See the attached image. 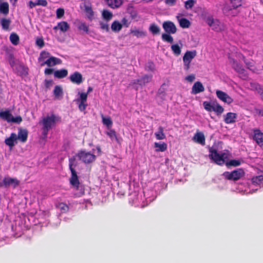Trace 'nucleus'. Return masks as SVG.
Segmentation results:
<instances>
[{
	"instance_id": "nucleus-2",
	"label": "nucleus",
	"mask_w": 263,
	"mask_h": 263,
	"mask_svg": "<svg viewBox=\"0 0 263 263\" xmlns=\"http://www.w3.org/2000/svg\"><path fill=\"white\" fill-rule=\"evenodd\" d=\"M162 27L166 32V33H163L162 35V40L172 43L173 37L170 34H175L177 32V28L175 24L170 21H165L162 24Z\"/></svg>"
},
{
	"instance_id": "nucleus-43",
	"label": "nucleus",
	"mask_w": 263,
	"mask_h": 263,
	"mask_svg": "<svg viewBox=\"0 0 263 263\" xmlns=\"http://www.w3.org/2000/svg\"><path fill=\"white\" fill-rule=\"evenodd\" d=\"M251 180L253 184L255 185L259 184L262 181H263V175L253 177Z\"/></svg>"
},
{
	"instance_id": "nucleus-7",
	"label": "nucleus",
	"mask_w": 263,
	"mask_h": 263,
	"mask_svg": "<svg viewBox=\"0 0 263 263\" xmlns=\"http://www.w3.org/2000/svg\"><path fill=\"white\" fill-rule=\"evenodd\" d=\"M76 156L78 157L80 160H81L85 164L92 163L96 158V157L94 154H91L90 152L82 150L79 151Z\"/></svg>"
},
{
	"instance_id": "nucleus-45",
	"label": "nucleus",
	"mask_w": 263,
	"mask_h": 263,
	"mask_svg": "<svg viewBox=\"0 0 263 263\" xmlns=\"http://www.w3.org/2000/svg\"><path fill=\"white\" fill-rule=\"evenodd\" d=\"M223 111V108L219 104H215L213 111H215L218 115H221Z\"/></svg>"
},
{
	"instance_id": "nucleus-62",
	"label": "nucleus",
	"mask_w": 263,
	"mask_h": 263,
	"mask_svg": "<svg viewBox=\"0 0 263 263\" xmlns=\"http://www.w3.org/2000/svg\"><path fill=\"white\" fill-rule=\"evenodd\" d=\"M256 114L260 117H263V109H255Z\"/></svg>"
},
{
	"instance_id": "nucleus-63",
	"label": "nucleus",
	"mask_w": 263,
	"mask_h": 263,
	"mask_svg": "<svg viewBox=\"0 0 263 263\" xmlns=\"http://www.w3.org/2000/svg\"><path fill=\"white\" fill-rule=\"evenodd\" d=\"M53 72V69L52 68H46L44 71V73L46 75L51 74Z\"/></svg>"
},
{
	"instance_id": "nucleus-40",
	"label": "nucleus",
	"mask_w": 263,
	"mask_h": 263,
	"mask_svg": "<svg viewBox=\"0 0 263 263\" xmlns=\"http://www.w3.org/2000/svg\"><path fill=\"white\" fill-rule=\"evenodd\" d=\"M233 9H235L241 6L242 5V0H229Z\"/></svg>"
},
{
	"instance_id": "nucleus-12",
	"label": "nucleus",
	"mask_w": 263,
	"mask_h": 263,
	"mask_svg": "<svg viewBox=\"0 0 263 263\" xmlns=\"http://www.w3.org/2000/svg\"><path fill=\"white\" fill-rule=\"evenodd\" d=\"M62 60L58 58L51 56L47 60L41 64V66L47 65L48 67H52L57 65L61 64Z\"/></svg>"
},
{
	"instance_id": "nucleus-29",
	"label": "nucleus",
	"mask_w": 263,
	"mask_h": 263,
	"mask_svg": "<svg viewBox=\"0 0 263 263\" xmlns=\"http://www.w3.org/2000/svg\"><path fill=\"white\" fill-rule=\"evenodd\" d=\"M1 24L2 28L5 30H8L11 24V21L9 19L3 18L1 20Z\"/></svg>"
},
{
	"instance_id": "nucleus-41",
	"label": "nucleus",
	"mask_w": 263,
	"mask_h": 263,
	"mask_svg": "<svg viewBox=\"0 0 263 263\" xmlns=\"http://www.w3.org/2000/svg\"><path fill=\"white\" fill-rule=\"evenodd\" d=\"M106 134L111 139V140H113L114 139H115L117 142H119L117 135L115 130L110 129L106 133Z\"/></svg>"
},
{
	"instance_id": "nucleus-35",
	"label": "nucleus",
	"mask_w": 263,
	"mask_h": 263,
	"mask_svg": "<svg viewBox=\"0 0 263 263\" xmlns=\"http://www.w3.org/2000/svg\"><path fill=\"white\" fill-rule=\"evenodd\" d=\"M63 93V90L61 87L59 85L55 86L53 90V94L55 97L58 98L60 97H62Z\"/></svg>"
},
{
	"instance_id": "nucleus-54",
	"label": "nucleus",
	"mask_w": 263,
	"mask_h": 263,
	"mask_svg": "<svg viewBox=\"0 0 263 263\" xmlns=\"http://www.w3.org/2000/svg\"><path fill=\"white\" fill-rule=\"evenodd\" d=\"M253 87L258 92V93L260 94V95L263 92V87L259 84H254Z\"/></svg>"
},
{
	"instance_id": "nucleus-47",
	"label": "nucleus",
	"mask_w": 263,
	"mask_h": 263,
	"mask_svg": "<svg viewBox=\"0 0 263 263\" xmlns=\"http://www.w3.org/2000/svg\"><path fill=\"white\" fill-rule=\"evenodd\" d=\"M196 3L195 0H188L184 3V7L186 9H192Z\"/></svg>"
},
{
	"instance_id": "nucleus-21",
	"label": "nucleus",
	"mask_w": 263,
	"mask_h": 263,
	"mask_svg": "<svg viewBox=\"0 0 263 263\" xmlns=\"http://www.w3.org/2000/svg\"><path fill=\"white\" fill-rule=\"evenodd\" d=\"M108 6L112 8L116 9L120 7L123 4V0H105Z\"/></svg>"
},
{
	"instance_id": "nucleus-51",
	"label": "nucleus",
	"mask_w": 263,
	"mask_h": 263,
	"mask_svg": "<svg viewBox=\"0 0 263 263\" xmlns=\"http://www.w3.org/2000/svg\"><path fill=\"white\" fill-rule=\"evenodd\" d=\"M131 32L134 35L137 37L145 35V33L143 31L139 30H132Z\"/></svg>"
},
{
	"instance_id": "nucleus-1",
	"label": "nucleus",
	"mask_w": 263,
	"mask_h": 263,
	"mask_svg": "<svg viewBox=\"0 0 263 263\" xmlns=\"http://www.w3.org/2000/svg\"><path fill=\"white\" fill-rule=\"evenodd\" d=\"M61 121V117L54 114H51L50 116H47L44 117L42 121L40 123L43 125L42 129L43 130V135L46 136L49 130L51 129L55 123Z\"/></svg>"
},
{
	"instance_id": "nucleus-23",
	"label": "nucleus",
	"mask_w": 263,
	"mask_h": 263,
	"mask_svg": "<svg viewBox=\"0 0 263 263\" xmlns=\"http://www.w3.org/2000/svg\"><path fill=\"white\" fill-rule=\"evenodd\" d=\"M68 75V70L66 69H62L55 70L54 72V76L58 79H63Z\"/></svg>"
},
{
	"instance_id": "nucleus-32",
	"label": "nucleus",
	"mask_w": 263,
	"mask_h": 263,
	"mask_svg": "<svg viewBox=\"0 0 263 263\" xmlns=\"http://www.w3.org/2000/svg\"><path fill=\"white\" fill-rule=\"evenodd\" d=\"M10 40L13 45H17L19 43L20 38L16 33H12L10 35Z\"/></svg>"
},
{
	"instance_id": "nucleus-5",
	"label": "nucleus",
	"mask_w": 263,
	"mask_h": 263,
	"mask_svg": "<svg viewBox=\"0 0 263 263\" xmlns=\"http://www.w3.org/2000/svg\"><path fill=\"white\" fill-rule=\"evenodd\" d=\"M245 175L244 170L242 168H238L233 171L225 172L222 176L226 179L236 181L243 177Z\"/></svg>"
},
{
	"instance_id": "nucleus-18",
	"label": "nucleus",
	"mask_w": 263,
	"mask_h": 263,
	"mask_svg": "<svg viewBox=\"0 0 263 263\" xmlns=\"http://www.w3.org/2000/svg\"><path fill=\"white\" fill-rule=\"evenodd\" d=\"M16 140L17 135L14 133H12L11 134L9 138H7L5 140V143L11 148L14 146V142H16Z\"/></svg>"
},
{
	"instance_id": "nucleus-39",
	"label": "nucleus",
	"mask_w": 263,
	"mask_h": 263,
	"mask_svg": "<svg viewBox=\"0 0 263 263\" xmlns=\"http://www.w3.org/2000/svg\"><path fill=\"white\" fill-rule=\"evenodd\" d=\"M145 69L147 71L154 72L155 70V65L154 62L148 61L145 65Z\"/></svg>"
},
{
	"instance_id": "nucleus-58",
	"label": "nucleus",
	"mask_w": 263,
	"mask_h": 263,
	"mask_svg": "<svg viewBox=\"0 0 263 263\" xmlns=\"http://www.w3.org/2000/svg\"><path fill=\"white\" fill-rule=\"evenodd\" d=\"M87 106V102H80L79 108L81 111H84L86 109Z\"/></svg>"
},
{
	"instance_id": "nucleus-52",
	"label": "nucleus",
	"mask_w": 263,
	"mask_h": 263,
	"mask_svg": "<svg viewBox=\"0 0 263 263\" xmlns=\"http://www.w3.org/2000/svg\"><path fill=\"white\" fill-rule=\"evenodd\" d=\"M100 28L101 29L105 30L108 32L109 30V25L107 24V22L104 23L103 22H100Z\"/></svg>"
},
{
	"instance_id": "nucleus-61",
	"label": "nucleus",
	"mask_w": 263,
	"mask_h": 263,
	"mask_svg": "<svg viewBox=\"0 0 263 263\" xmlns=\"http://www.w3.org/2000/svg\"><path fill=\"white\" fill-rule=\"evenodd\" d=\"M195 79V75L192 74L185 77V80L190 82H192Z\"/></svg>"
},
{
	"instance_id": "nucleus-42",
	"label": "nucleus",
	"mask_w": 263,
	"mask_h": 263,
	"mask_svg": "<svg viewBox=\"0 0 263 263\" xmlns=\"http://www.w3.org/2000/svg\"><path fill=\"white\" fill-rule=\"evenodd\" d=\"M102 122L104 125H106L107 127H110L112 125V121L111 120L110 117L106 118L104 117L103 115H102Z\"/></svg>"
},
{
	"instance_id": "nucleus-3",
	"label": "nucleus",
	"mask_w": 263,
	"mask_h": 263,
	"mask_svg": "<svg viewBox=\"0 0 263 263\" xmlns=\"http://www.w3.org/2000/svg\"><path fill=\"white\" fill-rule=\"evenodd\" d=\"M77 165V162H76V156H73L69 158V167L70 170L71 176L70 178V184L78 189L80 182L78 179L77 172L74 169V167Z\"/></svg>"
},
{
	"instance_id": "nucleus-26",
	"label": "nucleus",
	"mask_w": 263,
	"mask_h": 263,
	"mask_svg": "<svg viewBox=\"0 0 263 263\" xmlns=\"http://www.w3.org/2000/svg\"><path fill=\"white\" fill-rule=\"evenodd\" d=\"M122 25L118 21H115L111 25V29L113 32H118L122 28Z\"/></svg>"
},
{
	"instance_id": "nucleus-33",
	"label": "nucleus",
	"mask_w": 263,
	"mask_h": 263,
	"mask_svg": "<svg viewBox=\"0 0 263 263\" xmlns=\"http://www.w3.org/2000/svg\"><path fill=\"white\" fill-rule=\"evenodd\" d=\"M154 145L156 148H158L157 151L160 152H164L167 147V144L164 142L162 143L155 142Z\"/></svg>"
},
{
	"instance_id": "nucleus-10",
	"label": "nucleus",
	"mask_w": 263,
	"mask_h": 263,
	"mask_svg": "<svg viewBox=\"0 0 263 263\" xmlns=\"http://www.w3.org/2000/svg\"><path fill=\"white\" fill-rule=\"evenodd\" d=\"M19 184V181L16 179L11 178L10 177H5L2 182H0V188L5 187H8L10 185H13L14 187H16Z\"/></svg>"
},
{
	"instance_id": "nucleus-9",
	"label": "nucleus",
	"mask_w": 263,
	"mask_h": 263,
	"mask_svg": "<svg viewBox=\"0 0 263 263\" xmlns=\"http://www.w3.org/2000/svg\"><path fill=\"white\" fill-rule=\"evenodd\" d=\"M230 62L232 64V67L237 71L239 74L241 75V77L244 79H247L248 77L247 74L246 73L245 69L241 65L238 64L234 59H230Z\"/></svg>"
},
{
	"instance_id": "nucleus-44",
	"label": "nucleus",
	"mask_w": 263,
	"mask_h": 263,
	"mask_svg": "<svg viewBox=\"0 0 263 263\" xmlns=\"http://www.w3.org/2000/svg\"><path fill=\"white\" fill-rule=\"evenodd\" d=\"M215 104H211L210 102L204 101L203 103L204 108L208 111H213Z\"/></svg>"
},
{
	"instance_id": "nucleus-24",
	"label": "nucleus",
	"mask_w": 263,
	"mask_h": 263,
	"mask_svg": "<svg viewBox=\"0 0 263 263\" xmlns=\"http://www.w3.org/2000/svg\"><path fill=\"white\" fill-rule=\"evenodd\" d=\"M152 77L153 76L152 75H144L140 79H137V83H139V85H145L152 80Z\"/></svg>"
},
{
	"instance_id": "nucleus-50",
	"label": "nucleus",
	"mask_w": 263,
	"mask_h": 263,
	"mask_svg": "<svg viewBox=\"0 0 263 263\" xmlns=\"http://www.w3.org/2000/svg\"><path fill=\"white\" fill-rule=\"evenodd\" d=\"M64 13L65 11L63 8H58L56 11L57 18L59 19L62 18L64 16Z\"/></svg>"
},
{
	"instance_id": "nucleus-53",
	"label": "nucleus",
	"mask_w": 263,
	"mask_h": 263,
	"mask_svg": "<svg viewBox=\"0 0 263 263\" xmlns=\"http://www.w3.org/2000/svg\"><path fill=\"white\" fill-rule=\"evenodd\" d=\"M22 121V118L20 116H18L15 117H14L13 116H12L11 122L20 124Z\"/></svg>"
},
{
	"instance_id": "nucleus-15",
	"label": "nucleus",
	"mask_w": 263,
	"mask_h": 263,
	"mask_svg": "<svg viewBox=\"0 0 263 263\" xmlns=\"http://www.w3.org/2000/svg\"><path fill=\"white\" fill-rule=\"evenodd\" d=\"M193 140L201 145H204L205 144V138L203 133L200 132H197L194 137H193Z\"/></svg>"
},
{
	"instance_id": "nucleus-59",
	"label": "nucleus",
	"mask_w": 263,
	"mask_h": 263,
	"mask_svg": "<svg viewBox=\"0 0 263 263\" xmlns=\"http://www.w3.org/2000/svg\"><path fill=\"white\" fill-rule=\"evenodd\" d=\"M36 44L40 48H42L44 46V41L42 38L37 39L36 40Z\"/></svg>"
},
{
	"instance_id": "nucleus-25",
	"label": "nucleus",
	"mask_w": 263,
	"mask_h": 263,
	"mask_svg": "<svg viewBox=\"0 0 263 263\" xmlns=\"http://www.w3.org/2000/svg\"><path fill=\"white\" fill-rule=\"evenodd\" d=\"M102 16L104 21L108 22L112 19L113 14L108 10L104 9L102 12Z\"/></svg>"
},
{
	"instance_id": "nucleus-20",
	"label": "nucleus",
	"mask_w": 263,
	"mask_h": 263,
	"mask_svg": "<svg viewBox=\"0 0 263 263\" xmlns=\"http://www.w3.org/2000/svg\"><path fill=\"white\" fill-rule=\"evenodd\" d=\"M69 25L67 22L62 21L58 23L57 26H54L53 29L54 30L60 29L61 31L65 32L69 29Z\"/></svg>"
},
{
	"instance_id": "nucleus-64",
	"label": "nucleus",
	"mask_w": 263,
	"mask_h": 263,
	"mask_svg": "<svg viewBox=\"0 0 263 263\" xmlns=\"http://www.w3.org/2000/svg\"><path fill=\"white\" fill-rule=\"evenodd\" d=\"M28 5L30 9H32L33 8L37 6L36 2H33L31 1H29Z\"/></svg>"
},
{
	"instance_id": "nucleus-56",
	"label": "nucleus",
	"mask_w": 263,
	"mask_h": 263,
	"mask_svg": "<svg viewBox=\"0 0 263 263\" xmlns=\"http://www.w3.org/2000/svg\"><path fill=\"white\" fill-rule=\"evenodd\" d=\"M45 87L47 89L50 88L53 84V81L52 80H47L44 81Z\"/></svg>"
},
{
	"instance_id": "nucleus-16",
	"label": "nucleus",
	"mask_w": 263,
	"mask_h": 263,
	"mask_svg": "<svg viewBox=\"0 0 263 263\" xmlns=\"http://www.w3.org/2000/svg\"><path fill=\"white\" fill-rule=\"evenodd\" d=\"M204 91V87L203 86L202 84L199 82H196L192 88V94H198L200 92H203Z\"/></svg>"
},
{
	"instance_id": "nucleus-37",
	"label": "nucleus",
	"mask_w": 263,
	"mask_h": 263,
	"mask_svg": "<svg viewBox=\"0 0 263 263\" xmlns=\"http://www.w3.org/2000/svg\"><path fill=\"white\" fill-rule=\"evenodd\" d=\"M179 25L183 28H189L191 25L190 22L185 18H182L179 20Z\"/></svg>"
},
{
	"instance_id": "nucleus-17",
	"label": "nucleus",
	"mask_w": 263,
	"mask_h": 263,
	"mask_svg": "<svg viewBox=\"0 0 263 263\" xmlns=\"http://www.w3.org/2000/svg\"><path fill=\"white\" fill-rule=\"evenodd\" d=\"M28 132L26 129L20 128L17 135V140H20L22 142L25 143L28 138Z\"/></svg>"
},
{
	"instance_id": "nucleus-6",
	"label": "nucleus",
	"mask_w": 263,
	"mask_h": 263,
	"mask_svg": "<svg viewBox=\"0 0 263 263\" xmlns=\"http://www.w3.org/2000/svg\"><path fill=\"white\" fill-rule=\"evenodd\" d=\"M209 157L214 163L218 165H222L224 163V153L219 154L217 149L213 147H209Z\"/></svg>"
},
{
	"instance_id": "nucleus-34",
	"label": "nucleus",
	"mask_w": 263,
	"mask_h": 263,
	"mask_svg": "<svg viewBox=\"0 0 263 263\" xmlns=\"http://www.w3.org/2000/svg\"><path fill=\"white\" fill-rule=\"evenodd\" d=\"M78 29L79 30L83 31L86 33L89 32V26L86 25L85 23L81 22L78 25Z\"/></svg>"
},
{
	"instance_id": "nucleus-36",
	"label": "nucleus",
	"mask_w": 263,
	"mask_h": 263,
	"mask_svg": "<svg viewBox=\"0 0 263 263\" xmlns=\"http://www.w3.org/2000/svg\"><path fill=\"white\" fill-rule=\"evenodd\" d=\"M171 49L173 53L176 56H178L181 54V47L178 44L172 45L171 46Z\"/></svg>"
},
{
	"instance_id": "nucleus-38",
	"label": "nucleus",
	"mask_w": 263,
	"mask_h": 263,
	"mask_svg": "<svg viewBox=\"0 0 263 263\" xmlns=\"http://www.w3.org/2000/svg\"><path fill=\"white\" fill-rule=\"evenodd\" d=\"M149 30L154 35L159 34L160 31L159 27L155 24H151Z\"/></svg>"
},
{
	"instance_id": "nucleus-11",
	"label": "nucleus",
	"mask_w": 263,
	"mask_h": 263,
	"mask_svg": "<svg viewBox=\"0 0 263 263\" xmlns=\"http://www.w3.org/2000/svg\"><path fill=\"white\" fill-rule=\"evenodd\" d=\"M216 93L217 98L224 103L230 104L233 102V99L230 96L221 90H216Z\"/></svg>"
},
{
	"instance_id": "nucleus-55",
	"label": "nucleus",
	"mask_w": 263,
	"mask_h": 263,
	"mask_svg": "<svg viewBox=\"0 0 263 263\" xmlns=\"http://www.w3.org/2000/svg\"><path fill=\"white\" fill-rule=\"evenodd\" d=\"M245 59V58H243ZM244 62L247 66V68L250 69V70L255 72V69L254 68V65L253 62H247L244 60Z\"/></svg>"
},
{
	"instance_id": "nucleus-4",
	"label": "nucleus",
	"mask_w": 263,
	"mask_h": 263,
	"mask_svg": "<svg viewBox=\"0 0 263 263\" xmlns=\"http://www.w3.org/2000/svg\"><path fill=\"white\" fill-rule=\"evenodd\" d=\"M208 25L212 30L216 32H221L225 29V26L217 19H214L212 16H208L204 18Z\"/></svg>"
},
{
	"instance_id": "nucleus-8",
	"label": "nucleus",
	"mask_w": 263,
	"mask_h": 263,
	"mask_svg": "<svg viewBox=\"0 0 263 263\" xmlns=\"http://www.w3.org/2000/svg\"><path fill=\"white\" fill-rule=\"evenodd\" d=\"M197 52L196 50L187 51L183 57V62L184 64V69L188 71L190 68V65L193 59L196 56Z\"/></svg>"
},
{
	"instance_id": "nucleus-60",
	"label": "nucleus",
	"mask_w": 263,
	"mask_h": 263,
	"mask_svg": "<svg viewBox=\"0 0 263 263\" xmlns=\"http://www.w3.org/2000/svg\"><path fill=\"white\" fill-rule=\"evenodd\" d=\"M177 0H165L166 5L169 6H173L176 5Z\"/></svg>"
},
{
	"instance_id": "nucleus-28",
	"label": "nucleus",
	"mask_w": 263,
	"mask_h": 263,
	"mask_svg": "<svg viewBox=\"0 0 263 263\" xmlns=\"http://www.w3.org/2000/svg\"><path fill=\"white\" fill-rule=\"evenodd\" d=\"M155 135L157 140H163L165 139L166 136L164 133V129L162 126H159L158 128V131L155 133Z\"/></svg>"
},
{
	"instance_id": "nucleus-46",
	"label": "nucleus",
	"mask_w": 263,
	"mask_h": 263,
	"mask_svg": "<svg viewBox=\"0 0 263 263\" xmlns=\"http://www.w3.org/2000/svg\"><path fill=\"white\" fill-rule=\"evenodd\" d=\"M56 206L58 208L60 209L61 211L64 212L68 211L69 209L68 206L66 203L63 202L59 203Z\"/></svg>"
},
{
	"instance_id": "nucleus-27",
	"label": "nucleus",
	"mask_w": 263,
	"mask_h": 263,
	"mask_svg": "<svg viewBox=\"0 0 263 263\" xmlns=\"http://www.w3.org/2000/svg\"><path fill=\"white\" fill-rule=\"evenodd\" d=\"M9 4L7 2H3L0 4V12L4 15H7L9 13Z\"/></svg>"
},
{
	"instance_id": "nucleus-19",
	"label": "nucleus",
	"mask_w": 263,
	"mask_h": 263,
	"mask_svg": "<svg viewBox=\"0 0 263 263\" xmlns=\"http://www.w3.org/2000/svg\"><path fill=\"white\" fill-rule=\"evenodd\" d=\"M236 118V114L230 112L226 115L224 121L227 124H232L235 122Z\"/></svg>"
},
{
	"instance_id": "nucleus-30",
	"label": "nucleus",
	"mask_w": 263,
	"mask_h": 263,
	"mask_svg": "<svg viewBox=\"0 0 263 263\" xmlns=\"http://www.w3.org/2000/svg\"><path fill=\"white\" fill-rule=\"evenodd\" d=\"M84 10L88 18L90 20H91L94 15V13L91 7L88 5H85Z\"/></svg>"
},
{
	"instance_id": "nucleus-14",
	"label": "nucleus",
	"mask_w": 263,
	"mask_h": 263,
	"mask_svg": "<svg viewBox=\"0 0 263 263\" xmlns=\"http://www.w3.org/2000/svg\"><path fill=\"white\" fill-rule=\"evenodd\" d=\"M70 81L73 84L80 85L83 82V78L81 73L76 71L69 77Z\"/></svg>"
},
{
	"instance_id": "nucleus-57",
	"label": "nucleus",
	"mask_w": 263,
	"mask_h": 263,
	"mask_svg": "<svg viewBox=\"0 0 263 263\" xmlns=\"http://www.w3.org/2000/svg\"><path fill=\"white\" fill-rule=\"evenodd\" d=\"M37 6H42L43 7H46L48 5L46 0H36V1Z\"/></svg>"
},
{
	"instance_id": "nucleus-49",
	"label": "nucleus",
	"mask_w": 263,
	"mask_h": 263,
	"mask_svg": "<svg viewBox=\"0 0 263 263\" xmlns=\"http://www.w3.org/2000/svg\"><path fill=\"white\" fill-rule=\"evenodd\" d=\"M80 98L77 100L78 102H87V93L81 92L80 93Z\"/></svg>"
},
{
	"instance_id": "nucleus-22",
	"label": "nucleus",
	"mask_w": 263,
	"mask_h": 263,
	"mask_svg": "<svg viewBox=\"0 0 263 263\" xmlns=\"http://www.w3.org/2000/svg\"><path fill=\"white\" fill-rule=\"evenodd\" d=\"M12 115L10 111L6 110L5 111L1 110L0 111V117L4 121H6L8 123H11V120Z\"/></svg>"
},
{
	"instance_id": "nucleus-13",
	"label": "nucleus",
	"mask_w": 263,
	"mask_h": 263,
	"mask_svg": "<svg viewBox=\"0 0 263 263\" xmlns=\"http://www.w3.org/2000/svg\"><path fill=\"white\" fill-rule=\"evenodd\" d=\"M254 135L253 140L260 146H263V133L259 129H254L253 130Z\"/></svg>"
},
{
	"instance_id": "nucleus-48",
	"label": "nucleus",
	"mask_w": 263,
	"mask_h": 263,
	"mask_svg": "<svg viewBox=\"0 0 263 263\" xmlns=\"http://www.w3.org/2000/svg\"><path fill=\"white\" fill-rule=\"evenodd\" d=\"M241 164V161L238 160L233 159L227 163L228 166H238Z\"/></svg>"
},
{
	"instance_id": "nucleus-31",
	"label": "nucleus",
	"mask_w": 263,
	"mask_h": 263,
	"mask_svg": "<svg viewBox=\"0 0 263 263\" xmlns=\"http://www.w3.org/2000/svg\"><path fill=\"white\" fill-rule=\"evenodd\" d=\"M50 54L49 52L46 51H41L38 58L39 62L43 63L44 61H45V60L46 59H48L50 57Z\"/></svg>"
}]
</instances>
